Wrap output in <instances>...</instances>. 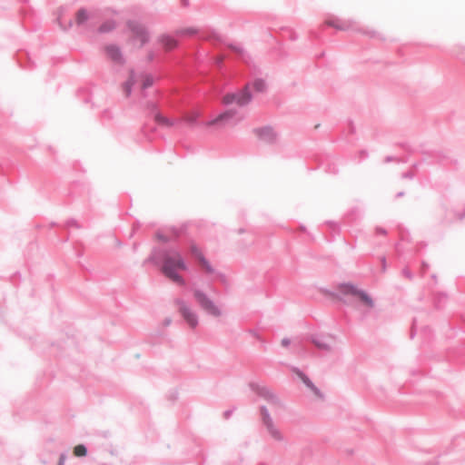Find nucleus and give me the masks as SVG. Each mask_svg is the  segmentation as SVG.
<instances>
[{
    "label": "nucleus",
    "mask_w": 465,
    "mask_h": 465,
    "mask_svg": "<svg viewBox=\"0 0 465 465\" xmlns=\"http://www.w3.org/2000/svg\"><path fill=\"white\" fill-rule=\"evenodd\" d=\"M152 263L160 268L162 273L179 286L186 284L184 278L178 272L187 271L188 265L180 251L177 249L153 248L150 255L143 261V264Z\"/></svg>",
    "instance_id": "f257e3e1"
},
{
    "label": "nucleus",
    "mask_w": 465,
    "mask_h": 465,
    "mask_svg": "<svg viewBox=\"0 0 465 465\" xmlns=\"http://www.w3.org/2000/svg\"><path fill=\"white\" fill-rule=\"evenodd\" d=\"M337 291H331L328 289H323L322 292L325 295L335 299L343 304H347V301L345 300V296L351 295L357 296L366 306L369 308L374 307V301L371 296L364 290L359 289L355 284L351 282H341L338 284Z\"/></svg>",
    "instance_id": "f03ea898"
},
{
    "label": "nucleus",
    "mask_w": 465,
    "mask_h": 465,
    "mask_svg": "<svg viewBox=\"0 0 465 465\" xmlns=\"http://www.w3.org/2000/svg\"><path fill=\"white\" fill-rule=\"evenodd\" d=\"M325 25L334 27L340 31H354L361 33L371 38L380 37V34L374 30L364 29L360 25L352 20H345L338 17H333L326 20Z\"/></svg>",
    "instance_id": "7ed1b4c3"
},
{
    "label": "nucleus",
    "mask_w": 465,
    "mask_h": 465,
    "mask_svg": "<svg viewBox=\"0 0 465 465\" xmlns=\"http://www.w3.org/2000/svg\"><path fill=\"white\" fill-rule=\"evenodd\" d=\"M252 100V94L250 91L249 84H246L241 90L236 92L227 93L223 97V104L229 106L232 104H237L240 107L248 105Z\"/></svg>",
    "instance_id": "20e7f679"
},
{
    "label": "nucleus",
    "mask_w": 465,
    "mask_h": 465,
    "mask_svg": "<svg viewBox=\"0 0 465 465\" xmlns=\"http://www.w3.org/2000/svg\"><path fill=\"white\" fill-rule=\"evenodd\" d=\"M193 293L195 302L205 313L213 317H220L222 315V310L203 291L194 289Z\"/></svg>",
    "instance_id": "39448f33"
},
{
    "label": "nucleus",
    "mask_w": 465,
    "mask_h": 465,
    "mask_svg": "<svg viewBox=\"0 0 465 465\" xmlns=\"http://www.w3.org/2000/svg\"><path fill=\"white\" fill-rule=\"evenodd\" d=\"M174 302L178 306V311L187 324L192 329L196 328L199 323V318L197 313L192 310L190 304L181 298H177Z\"/></svg>",
    "instance_id": "423d86ee"
},
{
    "label": "nucleus",
    "mask_w": 465,
    "mask_h": 465,
    "mask_svg": "<svg viewBox=\"0 0 465 465\" xmlns=\"http://www.w3.org/2000/svg\"><path fill=\"white\" fill-rule=\"evenodd\" d=\"M126 25L134 40H139L141 46L150 41V33L146 26L137 20H128Z\"/></svg>",
    "instance_id": "0eeeda50"
},
{
    "label": "nucleus",
    "mask_w": 465,
    "mask_h": 465,
    "mask_svg": "<svg viewBox=\"0 0 465 465\" xmlns=\"http://www.w3.org/2000/svg\"><path fill=\"white\" fill-rule=\"evenodd\" d=\"M249 387L254 393L267 401L269 403L273 405L281 404L278 396L269 387L254 381L250 382Z\"/></svg>",
    "instance_id": "6e6552de"
},
{
    "label": "nucleus",
    "mask_w": 465,
    "mask_h": 465,
    "mask_svg": "<svg viewBox=\"0 0 465 465\" xmlns=\"http://www.w3.org/2000/svg\"><path fill=\"white\" fill-rule=\"evenodd\" d=\"M238 115V111L234 108H228L220 113L216 117L207 121L206 126L225 125L232 121Z\"/></svg>",
    "instance_id": "1a4fd4ad"
},
{
    "label": "nucleus",
    "mask_w": 465,
    "mask_h": 465,
    "mask_svg": "<svg viewBox=\"0 0 465 465\" xmlns=\"http://www.w3.org/2000/svg\"><path fill=\"white\" fill-rule=\"evenodd\" d=\"M184 232H185V227H183V226H181V227L172 226V227H169L166 229V232L170 233L171 234L170 236L165 234L161 230H158L155 232V237L161 242L167 243L171 241H176L180 236H182Z\"/></svg>",
    "instance_id": "9d476101"
},
{
    "label": "nucleus",
    "mask_w": 465,
    "mask_h": 465,
    "mask_svg": "<svg viewBox=\"0 0 465 465\" xmlns=\"http://www.w3.org/2000/svg\"><path fill=\"white\" fill-rule=\"evenodd\" d=\"M252 132L260 141L269 144L275 143L277 139V134L271 125L254 128Z\"/></svg>",
    "instance_id": "9b49d317"
},
{
    "label": "nucleus",
    "mask_w": 465,
    "mask_h": 465,
    "mask_svg": "<svg viewBox=\"0 0 465 465\" xmlns=\"http://www.w3.org/2000/svg\"><path fill=\"white\" fill-rule=\"evenodd\" d=\"M104 51L106 55L112 62L120 65L124 64L125 59L124 57L121 48L118 45L114 44L107 45L104 47Z\"/></svg>",
    "instance_id": "f8f14e48"
},
{
    "label": "nucleus",
    "mask_w": 465,
    "mask_h": 465,
    "mask_svg": "<svg viewBox=\"0 0 465 465\" xmlns=\"http://www.w3.org/2000/svg\"><path fill=\"white\" fill-rule=\"evenodd\" d=\"M157 42L162 45L165 52H171L179 46L178 40L168 34L160 35Z\"/></svg>",
    "instance_id": "ddd939ff"
},
{
    "label": "nucleus",
    "mask_w": 465,
    "mask_h": 465,
    "mask_svg": "<svg viewBox=\"0 0 465 465\" xmlns=\"http://www.w3.org/2000/svg\"><path fill=\"white\" fill-rule=\"evenodd\" d=\"M148 106L150 107L152 113L154 114V121L160 124V125H164V126H167V127H171L174 124L173 121L171 120L170 118L163 115L157 109V104L155 103H149Z\"/></svg>",
    "instance_id": "4468645a"
},
{
    "label": "nucleus",
    "mask_w": 465,
    "mask_h": 465,
    "mask_svg": "<svg viewBox=\"0 0 465 465\" xmlns=\"http://www.w3.org/2000/svg\"><path fill=\"white\" fill-rule=\"evenodd\" d=\"M148 106L150 107L152 113L154 114V121L160 124V125H164V126H167V127H171L174 124L173 121L171 120L170 118L163 115L157 109V104L155 103H149Z\"/></svg>",
    "instance_id": "2eb2a0df"
},
{
    "label": "nucleus",
    "mask_w": 465,
    "mask_h": 465,
    "mask_svg": "<svg viewBox=\"0 0 465 465\" xmlns=\"http://www.w3.org/2000/svg\"><path fill=\"white\" fill-rule=\"evenodd\" d=\"M262 424L266 427L269 434L278 441L283 440L281 431L275 427L272 416L262 418Z\"/></svg>",
    "instance_id": "dca6fc26"
},
{
    "label": "nucleus",
    "mask_w": 465,
    "mask_h": 465,
    "mask_svg": "<svg viewBox=\"0 0 465 465\" xmlns=\"http://www.w3.org/2000/svg\"><path fill=\"white\" fill-rule=\"evenodd\" d=\"M328 338H331V336L326 337L324 335L313 334L311 336V341L319 350L330 351L331 346L327 341Z\"/></svg>",
    "instance_id": "f3484780"
},
{
    "label": "nucleus",
    "mask_w": 465,
    "mask_h": 465,
    "mask_svg": "<svg viewBox=\"0 0 465 465\" xmlns=\"http://www.w3.org/2000/svg\"><path fill=\"white\" fill-rule=\"evenodd\" d=\"M115 28L116 22L114 19H108L100 25L97 31L99 34H107L114 31Z\"/></svg>",
    "instance_id": "a211bd4d"
},
{
    "label": "nucleus",
    "mask_w": 465,
    "mask_h": 465,
    "mask_svg": "<svg viewBox=\"0 0 465 465\" xmlns=\"http://www.w3.org/2000/svg\"><path fill=\"white\" fill-rule=\"evenodd\" d=\"M135 84L134 72L131 70L129 78L124 83L123 88L126 97H129L133 91V86Z\"/></svg>",
    "instance_id": "6ab92c4d"
},
{
    "label": "nucleus",
    "mask_w": 465,
    "mask_h": 465,
    "mask_svg": "<svg viewBox=\"0 0 465 465\" xmlns=\"http://www.w3.org/2000/svg\"><path fill=\"white\" fill-rule=\"evenodd\" d=\"M291 370L292 372H294L304 383V385L307 388H312L313 382L312 380L308 377L307 374H305L302 370H300L298 367H292Z\"/></svg>",
    "instance_id": "aec40b11"
},
{
    "label": "nucleus",
    "mask_w": 465,
    "mask_h": 465,
    "mask_svg": "<svg viewBox=\"0 0 465 465\" xmlns=\"http://www.w3.org/2000/svg\"><path fill=\"white\" fill-rule=\"evenodd\" d=\"M88 19H89V14H88L87 10L84 8H80L76 14L75 21H76L77 25L81 26V25H84Z\"/></svg>",
    "instance_id": "412c9836"
},
{
    "label": "nucleus",
    "mask_w": 465,
    "mask_h": 465,
    "mask_svg": "<svg viewBox=\"0 0 465 465\" xmlns=\"http://www.w3.org/2000/svg\"><path fill=\"white\" fill-rule=\"evenodd\" d=\"M199 30L195 27H186V28H181L177 29L174 32L175 36H183V35H197Z\"/></svg>",
    "instance_id": "4be33fe9"
},
{
    "label": "nucleus",
    "mask_w": 465,
    "mask_h": 465,
    "mask_svg": "<svg viewBox=\"0 0 465 465\" xmlns=\"http://www.w3.org/2000/svg\"><path fill=\"white\" fill-rule=\"evenodd\" d=\"M253 89L258 93H262L266 89V83L262 78H256L252 82Z\"/></svg>",
    "instance_id": "5701e85b"
},
{
    "label": "nucleus",
    "mask_w": 465,
    "mask_h": 465,
    "mask_svg": "<svg viewBox=\"0 0 465 465\" xmlns=\"http://www.w3.org/2000/svg\"><path fill=\"white\" fill-rule=\"evenodd\" d=\"M324 171L330 174H337L339 173V168L335 163H328L324 167Z\"/></svg>",
    "instance_id": "b1692460"
},
{
    "label": "nucleus",
    "mask_w": 465,
    "mask_h": 465,
    "mask_svg": "<svg viewBox=\"0 0 465 465\" xmlns=\"http://www.w3.org/2000/svg\"><path fill=\"white\" fill-rule=\"evenodd\" d=\"M190 252L196 259H198V261L201 260V257H204L203 252L196 244L191 245Z\"/></svg>",
    "instance_id": "393cba45"
},
{
    "label": "nucleus",
    "mask_w": 465,
    "mask_h": 465,
    "mask_svg": "<svg viewBox=\"0 0 465 465\" xmlns=\"http://www.w3.org/2000/svg\"><path fill=\"white\" fill-rule=\"evenodd\" d=\"M201 262V264L204 267L205 271L208 272V273H213L214 272V269L213 267L212 266V264L210 263V262L204 257H201V260L199 261Z\"/></svg>",
    "instance_id": "a878e982"
},
{
    "label": "nucleus",
    "mask_w": 465,
    "mask_h": 465,
    "mask_svg": "<svg viewBox=\"0 0 465 465\" xmlns=\"http://www.w3.org/2000/svg\"><path fill=\"white\" fill-rule=\"evenodd\" d=\"M74 454L78 457H84L87 454V448L84 444L77 445L74 448Z\"/></svg>",
    "instance_id": "bb28decb"
},
{
    "label": "nucleus",
    "mask_w": 465,
    "mask_h": 465,
    "mask_svg": "<svg viewBox=\"0 0 465 465\" xmlns=\"http://www.w3.org/2000/svg\"><path fill=\"white\" fill-rule=\"evenodd\" d=\"M153 77L152 74H145V77H144V80L143 82V89H148L149 87H151L153 84Z\"/></svg>",
    "instance_id": "cd10ccee"
},
{
    "label": "nucleus",
    "mask_w": 465,
    "mask_h": 465,
    "mask_svg": "<svg viewBox=\"0 0 465 465\" xmlns=\"http://www.w3.org/2000/svg\"><path fill=\"white\" fill-rule=\"evenodd\" d=\"M446 300H447V295H446L445 293H441V294H440V295L436 298V300H435V302H435V307H436L437 309H440V308H441V304H440V303H441V302H446Z\"/></svg>",
    "instance_id": "c85d7f7f"
},
{
    "label": "nucleus",
    "mask_w": 465,
    "mask_h": 465,
    "mask_svg": "<svg viewBox=\"0 0 465 465\" xmlns=\"http://www.w3.org/2000/svg\"><path fill=\"white\" fill-rule=\"evenodd\" d=\"M65 226L66 227L73 226V227H75L77 229L81 228V225L78 223V222L75 219H73V218L66 221Z\"/></svg>",
    "instance_id": "c756f323"
},
{
    "label": "nucleus",
    "mask_w": 465,
    "mask_h": 465,
    "mask_svg": "<svg viewBox=\"0 0 465 465\" xmlns=\"http://www.w3.org/2000/svg\"><path fill=\"white\" fill-rule=\"evenodd\" d=\"M260 413H261L262 418H266V417L271 416V414L265 405H262L260 407Z\"/></svg>",
    "instance_id": "7c9ffc66"
},
{
    "label": "nucleus",
    "mask_w": 465,
    "mask_h": 465,
    "mask_svg": "<svg viewBox=\"0 0 465 465\" xmlns=\"http://www.w3.org/2000/svg\"><path fill=\"white\" fill-rule=\"evenodd\" d=\"M260 413H261L262 418H266V417L271 416V414L265 405H262L260 407Z\"/></svg>",
    "instance_id": "2f4dec72"
},
{
    "label": "nucleus",
    "mask_w": 465,
    "mask_h": 465,
    "mask_svg": "<svg viewBox=\"0 0 465 465\" xmlns=\"http://www.w3.org/2000/svg\"><path fill=\"white\" fill-rule=\"evenodd\" d=\"M369 156V153L366 150H361L359 152V163L362 162L363 160L367 159Z\"/></svg>",
    "instance_id": "473e14b6"
},
{
    "label": "nucleus",
    "mask_w": 465,
    "mask_h": 465,
    "mask_svg": "<svg viewBox=\"0 0 465 465\" xmlns=\"http://www.w3.org/2000/svg\"><path fill=\"white\" fill-rule=\"evenodd\" d=\"M414 177H415L414 173H413V172H411V171H409V172H405V173H403L401 174V178H402V179H411H411H413Z\"/></svg>",
    "instance_id": "72a5a7b5"
},
{
    "label": "nucleus",
    "mask_w": 465,
    "mask_h": 465,
    "mask_svg": "<svg viewBox=\"0 0 465 465\" xmlns=\"http://www.w3.org/2000/svg\"><path fill=\"white\" fill-rule=\"evenodd\" d=\"M155 58V54L153 50H150L147 54V56H146V60L147 62L151 63L154 60Z\"/></svg>",
    "instance_id": "f704fd0d"
},
{
    "label": "nucleus",
    "mask_w": 465,
    "mask_h": 465,
    "mask_svg": "<svg viewBox=\"0 0 465 465\" xmlns=\"http://www.w3.org/2000/svg\"><path fill=\"white\" fill-rule=\"evenodd\" d=\"M66 453L65 452H63L60 454V457H59V460H58V464L57 465H64L65 463V460H66Z\"/></svg>",
    "instance_id": "c9c22d12"
},
{
    "label": "nucleus",
    "mask_w": 465,
    "mask_h": 465,
    "mask_svg": "<svg viewBox=\"0 0 465 465\" xmlns=\"http://www.w3.org/2000/svg\"><path fill=\"white\" fill-rule=\"evenodd\" d=\"M402 274L405 277H407L408 279H412V277H413V274L411 273V272L408 268H404L402 270Z\"/></svg>",
    "instance_id": "e433bc0d"
},
{
    "label": "nucleus",
    "mask_w": 465,
    "mask_h": 465,
    "mask_svg": "<svg viewBox=\"0 0 465 465\" xmlns=\"http://www.w3.org/2000/svg\"><path fill=\"white\" fill-rule=\"evenodd\" d=\"M310 389H311V390L314 392V394H316L317 396H319V397H321V398H322V397H323V395H322V393L321 390H320L318 387H316L314 384H313L312 388H310Z\"/></svg>",
    "instance_id": "4c0bfd02"
},
{
    "label": "nucleus",
    "mask_w": 465,
    "mask_h": 465,
    "mask_svg": "<svg viewBox=\"0 0 465 465\" xmlns=\"http://www.w3.org/2000/svg\"><path fill=\"white\" fill-rule=\"evenodd\" d=\"M281 343L283 347H288L291 344V340L285 337L282 340Z\"/></svg>",
    "instance_id": "58836bf2"
},
{
    "label": "nucleus",
    "mask_w": 465,
    "mask_h": 465,
    "mask_svg": "<svg viewBox=\"0 0 465 465\" xmlns=\"http://www.w3.org/2000/svg\"><path fill=\"white\" fill-rule=\"evenodd\" d=\"M376 232L378 234H383L385 235L387 233V231L382 227H376Z\"/></svg>",
    "instance_id": "ea45409f"
},
{
    "label": "nucleus",
    "mask_w": 465,
    "mask_h": 465,
    "mask_svg": "<svg viewBox=\"0 0 465 465\" xmlns=\"http://www.w3.org/2000/svg\"><path fill=\"white\" fill-rule=\"evenodd\" d=\"M396 160H397V158H396V157H394V156H390V155H389V156H386V157H385V159H384V163H389L393 162V161H396Z\"/></svg>",
    "instance_id": "a19ab883"
},
{
    "label": "nucleus",
    "mask_w": 465,
    "mask_h": 465,
    "mask_svg": "<svg viewBox=\"0 0 465 465\" xmlns=\"http://www.w3.org/2000/svg\"><path fill=\"white\" fill-rule=\"evenodd\" d=\"M233 412V410H227L223 412V417L225 419H229L231 417V415L232 414Z\"/></svg>",
    "instance_id": "79ce46f5"
},
{
    "label": "nucleus",
    "mask_w": 465,
    "mask_h": 465,
    "mask_svg": "<svg viewBox=\"0 0 465 465\" xmlns=\"http://www.w3.org/2000/svg\"><path fill=\"white\" fill-rule=\"evenodd\" d=\"M458 57L465 63V48L458 54Z\"/></svg>",
    "instance_id": "37998d69"
},
{
    "label": "nucleus",
    "mask_w": 465,
    "mask_h": 465,
    "mask_svg": "<svg viewBox=\"0 0 465 465\" xmlns=\"http://www.w3.org/2000/svg\"><path fill=\"white\" fill-rule=\"evenodd\" d=\"M414 325H415V321H413V322H412L411 332V339H413L414 336L416 335V331H414Z\"/></svg>",
    "instance_id": "c03bdc74"
},
{
    "label": "nucleus",
    "mask_w": 465,
    "mask_h": 465,
    "mask_svg": "<svg viewBox=\"0 0 465 465\" xmlns=\"http://www.w3.org/2000/svg\"><path fill=\"white\" fill-rule=\"evenodd\" d=\"M244 119V116H239L233 123L234 125L238 124L240 122H242Z\"/></svg>",
    "instance_id": "a18cd8bd"
},
{
    "label": "nucleus",
    "mask_w": 465,
    "mask_h": 465,
    "mask_svg": "<svg viewBox=\"0 0 465 465\" xmlns=\"http://www.w3.org/2000/svg\"><path fill=\"white\" fill-rule=\"evenodd\" d=\"M181 2H182V5L185 7L189 5V0H181Z\"/></svg>",
    "instance_id": "49530a36"
},
{
    "label": "nucleus",
    "mask_w": 465,
    "mask_h": 465,
    "mask_svg": "<svg viewBox=\"0 0 465 465\" xmlns=\"http://www.w3.org/2000/svg\"><path fill=\"white\" fill-rule=\"evenodd\" d=\"M381 262H382L383 270H385V268H386V258L384 256L381 258Z\"/></svg>",
    "instance_id": "de8ad7c7"
},
{
    "label": "nucleus",
    "mask_w": 465,
    "mask_h": 465,
    "mask_svg": "<svg viewBox=\"0 0 465 465\" xmlns=\"http://www.w3.org/2000/svg\"><path fill=\"white\" fill-rule=\"evenodd\" d=\"M404 195V192H399L397 194H396V197H402Z\"/></svg>",
    "instance_id": "09e8293b"
},
{
    "label": "nucleus",
    "mask_w": 465,
    "mask_h": 465,
    "mask_svg": "<svg viewBox=\"0 0 465 465\" xmlns=\"http://www.w3.org/2000/svg\"><path fill=\"white\" fill-rule=\"evenodd\" d=\"M170 323H171V320H170V319H166V320H165V324H166V325H169Z\"/></svg>",
    "instance_id": "8fccbe9b"
},
{
    "label": "nucleus",
    "mask_w": 465,
    "mask_h": 465,
    "mask_svg": "<svg viewBox=\"0 0 465 465\" xmlns=\"http://www.w3.org/2000/svg\"><path fill=\"white\" fill-rule=\"evenodd\" d=\"M233 49H235L236 51H242V48H239V47H236V46H232Z\"/></svg>",
    "instance_id": "3c124183"
},
{
    "label": "nucleus",
    "mask_w": 465,
    "mask_h": 465,
    "mask_svg": "<svg viewBox=\"0 0 465 465\" xmlns=\"http://www.w3.org/2000/svg\"><path fill=\"white\" fill-rule=\"evenodd\" d=\"M422 266L425 267V268L429 267V265L427 263H425L424 262H422Z\"/></svg>",
    "instance_id": "603ef678"
},
{
    "label": "nucleus",
    "mask_w": 465,
    "mask_h": 465,
    "mask_svg": "<svg viewBox=\"0 0 465 465\" xmlns=\"http://www.w3.org/2000/svg\"><path fill=\"white\" fill-rule=\"evenodd\" d=\"M137 249V244H134V250L136 251Z\"/></svg>",
    "instance_id": "864d4df0"
},
{
    "label": "nucleus",
    "mask_w": 465,
    "mask_h": 465,
    "mask_svg": "<svg viewBox=\"0 0 465 465\" xmlns=\"http://www.w3.org/2000/svg\"><path fill=\"white\" fill-rule=\"evenodd\" d=\"M72 25H73V22H72V20H70L69 21V26H72Z\"/></svg>",
    "instance_id": "5fc2aeb1"
},
{
    "label": "nucleus",
    "mask_w": 465,
    "mask_h": 465,
    "mask_svg": "<svg viewBox=\"0 0 465 465\" xmlns=\"http://www.w3.org/2000/svg\"><path fill=\"white\" fill-rule=\"evenodd\" d=\"M259 465H266V464H264V463H261V464H259Z\"/></svg>",
    "instance_id": "6e6d98bb"
}]
</instances>
